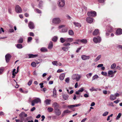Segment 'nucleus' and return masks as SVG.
<instances>
[{"instance_id": "nucleus-1", "label": "nucleus", "mask_w": 122, "mask_h": 122, "mask_svg": "<svg viewBox=\"0 0 122 122\" xmlns=\"http://www.w3.org/2000/svg\"><path fill=\"white\" fill-rule=\"evenodd\" d=\"M41 101L40 98H36L31 101V105L32 106H34L36 103H41Z\"/></svg>"}, {"instance_id": "nucleus-2", "label": "nucleus", "mask_w": 122, "mask_h": 122, "mask_svg": "<svg viewBox=\"0 0 122 122\" xmlns=\"http://www.w3.org/2000/svg\"><path fill=\"white\" fill-rule=\"evenodd\" d=\"M61 22V20L59 17L54 18L52 19V23L55 24H59Z\"/></svg>"}, {"instance_id": "nucleus-3", "label": "nucleus", "mask_w": 122, "mask_h": 122, "mask_svg": "<svg viewBox=\"0 0 122 122\" xmlns=\"http://www.w3.org/2000/svg\"><path fill=\"white\" fill-rule=\"evenodd\" d=\"M52 106L54 107V109L56 111H58V113L59 114H61L60 111L58 109V105L56 102H54V103L52 104Z\"/></svg>"}, {"instance_id": "nucleus-4", "label": "nucleus", "mask_w": 122, "mask_h": 122, "mask_svg": "<svg viewBox=\"0 0 122 122\" xmlns=\"http://www.w3.org/2000/svg\"><path fill=\"white\" fill-rule=\"evenodd\" d=\"M65 4L64 0H59L58 5L59 7H64Z\"/></svg>"}, {"instance_id": "nucleus-5", "label": "nucleus", "mask_w": 122, "mask_h": 122, "mask_svg": "<svg viewBox=\"0 0 122 122\" xmlns=\"http://www.w3.org/2000/svg\"><path fill=\"white\" fill-rule=\"evenodd\" d=\"M81 77V76L78 74L73 75L72 76V78L73 80H76V81H78Z\"/></svg>"}, {"instance_id": "nucleus-6", "label": "nucleus", "mask_w": 122, "mask_h": 122, "mask_svg": "<svg viewBox=\"0 0 122 122\" xmlns=\"http://www.w3.org/2000/svg\"><path fill=\"white\" fill-rule=\"evenodd\" d=\"M87 15L88 16L94 17L96 16L97 13L94 11H91L88 12L87 13Z\"/></svg>"}, {"instance_id": "nucleus-7", "label": "nucleus", "mask_w": 122, "mask_h": 122, "mask_svg": "<svg viewBox=\"0 0 122 122\" xmlns=\"http://www.w3.org/2000/svg\"><path fill=\"white\" fill-rule=\"evenodd\" d=\"M93 41L96 43H100L101 41V38L99 36L94 37L93 39Z\"/></svg>"}, {"instance_id": "nucleus-8", "label": "nucleus", "mask_w": 122, "mask_h": 122, "mask_svg": "<svg viewBox=\"0 0 122 122\" xmlns=\"http://www.w3.org/2000/svg\"><path fill=\"white\" fill-rule=\"evenodd\" d=\"M15 12L18 13H21L22 11L21 8L18 5H16L15 6Z\"/></svg>"}, {"instance_id": "nucleus-9", "label": "nucleus", "mask_w": 122, "mask_h": 122, "mask_svg": "<svg viewBox=\"0 0 122 122\" xmlns=\"http://www.w3.org/2000/svg\"><path fill=\"white\" fill-rule=\"evenodd\" d=\"M82 59L83 60H85L89 59L90 58V56H87L86 55H83L81 56V57Z\"/></svg>"}, {"instance_id": "nucleus-10", "label": "nucleus", "mask_w": 122, "mask_h": 122, "mask_svg": "<svg viewBox=\"0 0 122 122\" xmlns=\"http://www.w3.org/2000/svg\"><path fill=\"white\" fill-rule=\"evenodd\" d=\"M28 26L29 28L31 29H34L35 27L34 23L31 21L29 22L28 24Z\"/></svg>"}, {"instance_id": "nucleus-11", "label": "nucleus", "mask_w": 122, "mask_h": 122, "mask_svg": "<svg viewBox=\"0 0 122 122\" xmlns=\"http://www.w3.org/2000/svg\"><path fill=\"white\" fill-rule=\"evenodd\" d=\"M11 58V56L10 54H8L5 56V58L6 61L7 62H9L10 59Z\"/></svg>"}, {"instance_id": "nucleus-12", "label": "nucleus", "mask_w": 122, "mask_h": 122, "mask_svg": "<svg viewBox=\"0 0 122 122\" xmlns=\"http://www.w3.org/2000/svg\"><path fill=\"white\" fill-rule=\"evenodd\" d=\"M81 105V104H77L68 105L67 106V107L69 108H71L74 107L79 106Z\"/></svg>"}, {"instance_id": "nucleus-13", "label": "nucleus", "mask_w": 122, "mask_h": 122, "mask_svg": "<svg viewBox=\"0 0 122 122\" xmlns=\"http://www.w3.org/2000/svg\"><path fill=\"white\" fill-rule=\"evenodd\" d=\"M116 35H118L122 34V30L120 28L118 29L116 31Z\"/></svg>"}, {"instance_id": "nucleus-14", "label": "nucleus", "mask_w": 122, "mask_h": 122, "mask_svg": "<svg viewBox=\"0 0 122 122\" xmlns=\"http://www.w3.org/2000/svg\"><path fill=\"white\" fill-rule=\"evenodd\" d=\"M100 34L99 30L98 29H95L93 33V35L94 36H96Z\"/></svg>"}, {"instance_id": "nucleus-15", "label": "nucleus", "mask_w": 122, "mask_h": 122, "mask_svg": "<svg viewBox=\"0 0 122 122\" xmlns=\"http://www.w3.org/2000/svg\"><path fill=\"white\" fill-rule=\"evenodd\" d=\"M93 19L90 17H88L86 18V21L88 23H92L93 21Z\"/></svg>"}, {"instance_id": "nucleus-16", "label": "nucleus", "mask_w": 122, "mask_h": 122, "mask_svg": "<svg viewBox=\"0 0 122 122\" xmlns=\"http://www.w3.org/2000/svg\"><path fill=\"white\" fill-rule=\"evenodd\" d=\"M65 76L64 73H62L59 76V79L61 80H62L64 79Z\"/></svg>"}, {"instance_id": "nucleus-17", "label": "nucleus", "mask_w": 122, "mask_h": 122, "mask_svg": "<svg viewBox=\"0 0 122 122\" xmlns=\"http://www.w3.org/2000/svg\"><path fill=\"white\" fill-rule=\"evenodd\" d=\"M29 58H34L38 56L37 55H33V54H29L28 55Z\"/></svg>"}, {"instance_id": "nucleus-18", "label": "nucleus", "mask_w": 122, "mask_h": 122, "mask_svg": "<svg viewBox=\"0 0 122 122\" xmlns=\"http://www.w3.org/2000/svg\"><path fill=\"white\" fill-rule=\"evenodd\" d=\"M52 96L55 97H56L57 96V94L56 93V90L55 88H54L53 89V95Z\"/></svg>"}, {"instance_id": "nucleus-19", "label": "nucleus", "mask_w": 122, "mask_h": 122, "mask_svg": "<svg viewBox=\"0 0 122 122\" xmlns=\"http://www.w3.org/2000/svg\"><path fill=\"white\" fill-rule=\"evenodd\" d=\"M116 96L114 95L111 94L110 95V99L111 100H114L116 99Z\"/></svg>"}, {"instance_id": "nucleus-20", "label": "nucleus", "mask_w": 122, "mask_h": 122, "mask_svg": "<svg viewBox=\"0 0 122 122\" xmlns=\"http://www.w3.org/2000/svg\"><path fill=\"white\" fill-rule=\"evenodd\" d=\"M73 40V39L72 38H66V41L67 42H72Z\"/></svg>"}, {"instance_id": "nucleus-21", "label": "nucleus", "mask_w": 122, "mask_h": 122, "mask_svg": "<svg viewBox=\"0 0 122 122\" xmlns=\"http://www.w3.org/2000/svg\"><path fill=\"white\" fill-rule=\"evenodd\" d=\"M51 101V100L50 99H47L44 101V103L47 105H49L50 104Z\"/></svg>"}, {"instance_id": "nucleus-22", "label": "nucleus", "mask_w": 122, "mask_h": 122, "mask_svg": "<svg viewBox=\"0 0 122 122\" xmlns=\"http://www.w3.org/2000/svg\"><path fill=\"white\" fill-rule=\"evenodd\" d=\"M53 46V43H52V42H50L49 43L48 45V48L49 49H51L52 48Z\"/></svg>"}, {"instance_id": "nucleus-23", "label": "nucleus", "mask_w": 122, "mask_h": 122, "mask_svg": "<svg viewBox=\"0 0 122 122\" xmlns=\"http://www.w3.org/2000/svg\"><path fill=\"white\" fill-rule=\"evenodd\" d=\"M116 72V71H109L108 72V76L110 75H112L114 73H115Z\"/></svg>"}, {"instance_id": "nucleus-24", "label": "nucleus", "mask_w": 122, "mask_h": 122, "mask_svg": "<svg viewBox=\"0 0 122 122\" xmlns=\"http://www.w3.org/2000/svg\"><path fill=\"white\" fill-rule=\"evenodd\" d=\"M41 52H46L48 51L47 50L46 48L43 47L41 49Z\"/></svg>"}, {"instance_id": "nucleus-25", "label": "nucleus", "mask_w": 122, "mask_h": 122, "mask_svg": "<svg viewBox=\"0 0 122 122\" xmlns=\"http://www.w3.org/2000/svg\"><path fill=\"white\" fill-rule=\"evenodd\" d=\"M73 23L76 26L80 27L81 26V25L80 24L77 22H74Z\"/></svg>"}, {"instance_id": "nucleus-26", "label": "nucleus", "mask_w": 122, "mask_h": 122, "mask_svg": "<svg viewBox=\"0 0 122 122\" xmlns=\"http://www.w3.org/2000/svg\"><path fill=\"white\" fill-rule=\"evenodd\" d=\"M68 34L70 36H72L74 35V33L72 30H70L68 31Z\"/></svg>"}, {"instance_id": "nucleus-27", "label": "nucleus", "mask_w": 122, "mask_h": 122, "mask_svg": "<svg viewBox=\"0 0 122 122\" xmlns=\"http://www.w3.org/2000/svg\"><path fill=\"white\" fill-rule=\"evenodd\" d=\"M69 47H64L62 48V49L64 51H66L68 50Z\"/></svg>"}, {"instance_id": "nucleus-28", "label": "nucleus", "mask_w": 122, "mask_h": 122, "mask_svg": "<svg viewBox=\"0 0 122 122\" xmlns=\"http://www.w3.org/2000/svg\"><path fill=\"white\" fill-rule=\"evenodd\" d=\"M80 42L83 44H86L87 43V41L86 39L81 40Z\"/></svg>"}, {"instance_id": "nucleus-29", "label": "nucleus", "mask_w": 122, "mask_h": 122, "mask_svg": "<svg viewBox=\"0 0 122 122\" xmlns=\"http://www.w3.org/2000/svg\"><path fill=\"white\" fill-rule=\"evenodd\" d=\"M66 38L61 37L60 38V41L61 42L63 43L65 41H66Z\"/></svg>"}, {"instance_id": "nucleus-30", "label": "nucleus", "mask_w": 122, "mask_h": 122, "mask_svg": "<svg viewBox=\"0 0 122 122\" xmlns=\"http://www.w3.org/2000/svg\"><path fill=\"white\" fill-rule=\"evenodd\" d=\"M101 55H98L94 60V61L95 62H97V61L100 59L101 57Z\"/></svg>"}, {"instance_id": "nucleus-31", "label": "nucleus", "mask_w": 122, "mask_h": 122, "mask_svg": "<svg viewBox=\"0 0 122 122\" xmlns=\"http://www.w3.org/2000/svg\"><path fill=\"white\" fill-rule=\"evenodd\" d=\"M19 116L21 120H23L24 119V117L27 116V115H19Z\"/></svg>"}, {"instance_id": "nucleus-32", "label": "nucleus", "mask_w": 122, "mask_h": 122, "mask_svg": "<svg viewBox=\"0 0 122 122\" xmlns=\"http://www.w3.org/2000/svg\"><path fill=\"white\" fill-rule=\"evenodd\" d=\"M98 89L97 88L95 89L93 87H92L89 90L91 92H92L94 91H96Z\"/></svg>"}, {"instance_id": "nucleus-33", "label": "nucleus", "mask_w": 122, "mask_h": 122, "mask_svg": "<svg viewBox=\"0 0 122 122\" xmlns=\"http://www.w3.org/2000/svg\"><path fill=\"white\" fill-rule=\"evenodd\" d=\"M16 46L19 49H21L22 47V46L20 44H18L16 45Z\"/></svg>"}, {"instance_id": "nucleus-34", "label": "nucleus", "mask_w": 122, "mask_h": 122, "mask_svg": "<svg viewBox=\"0 0 122 122\" xmlns=\"http://www.w3.org/2000/svg\"><path fill=\"white\" fill-rule=\"evenodd\" d=\"M99 77V76L97 75H95L93 76L92 77V80L93 81L96 79H97Z\"/></svg>"}, {"instance_id": "nucleus-35", "label": "nucleus", "mask_w": 122, "mask_h": 122, "mask_svg": "<svg viewBox=\"0 0 122 122\" xmlns=\"http://www.w3.org/2000/svg\"><path fill=\"white\" fill-rule=\"evenodd\" d=\"M92 74V73H88L86 75V76L88 79H89L91 77Z\"/></svg>"}, {"instance_id": "nucleus-36", "label": "nucleus", "mask_w": 122, "mask_h": 122, "mask_svg": "<svg viewBox=\"0 0 122 122\" xmlns=\"http://www.w3.org/2000/svg\"><path fill=\"white\" fill-rule=\"evenodd\" d=\"M107 31L111 32L112 31V27L111 26H110L109 27L107 28Z\"/></svg>"}, {"instance_id": "nucleus-37", "label": "nucleus", "mask_w": 122, "mask_h": 122, "mask_svg": "<svg viewBox=\"0 0 122 122\" xmlns=\"http://www.w3.org/2000/svg\"><path fill=\"white\" fill-rule=\"evenodd\" d=\"M68 97V96L67 94H64L63 96V99L65 100H67Z\"/></svg>"}, {"instance_id": "nucleus-38", "label": "nucleus", "mask_w": 122, "mask_h": 122, "mask_svg": "<svg viewBox=\"0 0 122 122\" xmlns=\"http://www.w3.org/2000/svg\"><path fill=\"white\" fill-rule=\"evenodd\" d=\"M116 66V65L115 63H114L111 66V69H113L115 68Z\"/></svg>"}, {"instance_id": "nucleus-39", "label": "nucleus", "mask_w": 122, "mask_h": 122, "mask_svg": "<svg viewBox=\"0 0 122 122\" xmlns=\"http://www.w3.org/2000/svg\"><path fill=\"white\" fill-rule=\"evenodd\" d=\"M57 39L58 38L57 36H55L52 38V40L56 42L57 41Z\"/></svg>"}, {"instance_id": "nucleus-40", "label": "nucleus", "mask_w": 122, "mask_h": 122, "mask_svg": "<svg viewBox=\"0 0 122 122\" xmlns=\"http://www.w3.org/2000/svg\"><path fill=\"white\" fill-rule=\"evenodd\" d=\"M67 28H63L61 32L63 33L66 32L67 31Z\"/></svg>"}, {"instance_id": "nucleus-41", "label": "nucleus", "mask_w": 122, "mask_h": 122, "mask_svg": "<svg viewBox=\"0 0 122 122\" xmlns=\"http://www.w3.org/2000/svg\"><path fill=\"white\" fill-rule=\"evenodd\" d=\"M4 68L3 67H1L0 68V74H1L4 71Z\"/></svg>"}, {"instance_id": "nucleus-42", "label": "nucleus", "mask_w": 122, "mask_h": 122, "mask_svg": "<svg viewBox=\"0 0 122 122\" xmlns=\"http://www.w3.org/2000/svg\"><path fill=\"white\" fill-rule=\"evenodd\" d=\"M52 63L54 65H56V66H57L58 63L57 61H53V62H52Z\"/></svg>"}, {"instance_id": "nucleus-43", "label": "nucleus", "mask_w": 122, "mask_h": 122, "mask_svg": "<svg viewBox=\"0 0 122 122\" xmlns=\"http://www.w3.org/2000/svg\"><path fill=\"white\" fill-rule=\"evenodd\" d=\"M43 4V2L42 1H40L39 2V6L40 8L41 7Z\"/></svg>"}, {"instance_id": "nucleus-44", "label": "nucleus", "mask_w": 122, "mask_h": 122, "mask_svg": "<svg viewBox=\"0 0 122 122\" xmlns=\"http://www.w3.org/2000/svg\"><path fill=\"white\" fill-rule=\"evenodd\" d=\"M31 65L32 66L34 67H35L36 66V63L34 62H32L31 64Z\"/></svg>"}, {"instance_id": "nucleus-45", "label": "nucleus", "mask_w": 122, "mask_h": 122, "mask_svg": "<svg viewBox=\"0 0 122 122\" xmlns=\"http://www.w3.org/2000/svg\"><path fill=\"white\" fill-rule=\"evenodd\" d=\"M70 111L68 110H66L64 111L63 113L64 114L66 113H69Z\"/></svg>"}, {"instance_id": "nucleus-46", "label": "nucleus", "mask_w": 122, "mask_h": 122, "mask_svg": "<svg viewBox=\"0 0 122 122\" xmlns=\"http://www.w3.org/2000/svg\"><path fill=\"white\" fill-rule=\"evenodd\" d=\"M23 41V39L22 38H20L19 39L18 41V42L19 43H22Z\"/></svg>"}, {"instance_id": "nucleus-47", "label": "nucleus", "mask_w": 122, "mask_h": 122, "mask_svg": "<svg viewBox=\"0 0 122 122\" xmlns=\"http://www.w3.org/2000/svg\"><path fill=\"white\" fill-rule=\"evenodd\" d=\"M47 110L49 112H51L53 111V109L51 107H49L47 109Z\"/></svg>"}, {"instance_id": "nucleus-48", "label": "nucleus", "mask_w": 122, "mask_h": 122, "mask_svg": "<svg viewBox=\"0 0 122 122\" xmlns=\"http://www.w3.org/2000/svg\"><path fill=\"white\" fill-rule=\"evenodd\" d=\"M35 11L36 12L39 13H41V11L38 9H36L35 10Z\"/></svg>"}, {"instance_id": "nucleus-49", "label": "nucleus", "mask_w": 122, "mask_h": 122, "mask_svg": "<svg viewBox=\"0 0 122 122\" xmlns=\"http://www.w3.org/2000/svg\"><path fill=\"white\" fill-rule=\"evenodd\" d=\"M32 39V37H28V39L27 42H30Z\"/></svg>"}, {"instance_id": "nucleus-50", "label": "nucleus", "mask_w": 122, "mask_h": 122, "mask_svg": "<svg viewBox=\"0 0 122 122\" xmlns=\"http://www.w3.org/2000/svg\"><path fill=\"white\" fill-rule=\"evenodd\" d=\"M32 81L31 80H30L28 83V86H30L32 82Z\"/></svg>"}, {"instance_id": "nucleus-51", "label": "nucleus", "mask_w": 122, "mask_h": 122, "mask_svg": "<svg viewBox=\"0 0 122 122\" xmlns=\"http://www.w3.org/2000/svg\"><path fill=\"white\" fill-rule=\"evenodd\" d=\"M71 45L70 43H69L67 42L66 43H65L63 45L64 46H70Z\"/></svg>"}, {"instance_id": "nucleus-52", "label": "nucleus", "mask_w": 122, "mask_h": 122, "mask_svg": "<svg viewBox=\"0 0 122 122\" xmlns=\"http://www.w3.org/2000/svg\"><path fill=\"white\" fill-rule=\"evenodd\" d=\"M65 26L66 25H60L59 26L58 28L59 29H60L62 28L63 27H65Z\"/></svg>"}, {"instance_id": "nucleus-53", "label": "nucleus", "mask_w": 122, "mask_h": 122, "mask_svg": "<svg viewBox=\"0 0 122 122\" xmlns=\"http://www.w3.org/2000/svg\"><path fill=\"white\" fill-rule=\"evenodd\" d=\"M101 74L102 75L104 76H106L107 75V72H104L103 71H102L101 72Z\"/></svg>"}, {"instance_id": "nucleus-54", "label": "nucleus", "mask_w": 122, "mask_h": 122, "mask_svg": "<svg viewBox=\"0 0 122 122\" xmlns=\"http://www.w3.org/2000/svg\"><path fill=\"white\" fill-rule=\"evenodd\" d=\"M80 92H82L84 91V89L83 88H80L78 90Z\"/></svg>"}, {"instance_id": "nucleus-55", "label": "nucleus", "mask_w": 122, "mask_h": 122, "mask_svg": "<svg viewBox=\"0 0 122 122\" xmlns=\"http://www.w3.org/2000/svg\"><path fill=\"white\" fill-rule=\"evenodd\" d=\"M69 81L70 79L69 78H66L65 80V81L67 83H68L69 82Z\"/></svg>"}, {"instance_id": "nucleus-56", "label": "nucleus", "mask_w": 122, "mask_h": 122, "mask_svg": "<svg viewBox=\"0 0 122 122\" xmlns=\"http://www.w3.org/2000/svg\"><path fill=\"white\" fill-rule=\"evenodd\" d=\"M63 71L61 69H59L57 71V72L58 73H60Z\"/></svg>"}, {"instance_id": "nucleus-57", "label": "nucleus", "mask_w": 122, "mask_h": 122, "mask_svg": "<svg viewBox=\"0 0 122 122\" xmlns=\"http://www.w3.org/2000/svg\"><path fill=\"white\" fill-rule=\"evenodd\" d=\"M81 47H79V48H78V49H77V50H76V52L77 53H78L79 52L80 50L81 49Z\"/></svg>"}, {"instance_id": "nucleus-58", "label": "nucleus", "mask_w": 122, "mask_h": 122, "mask_svg": "<svg viewBox=\"0 0 122 122\" xmlns=\"http://www.w3.org/2000/svg\"><path fill=\"white\" fill-rule=\"evenodd\" d=\"M103 66V64H99L97 66V67H102Z\"/></svg>"}, {"instance_id": "nucleus-59", "label": "nucleus", "mask_w": 122, "mask_h": 122, "mask_svg": "<svg viewBox=\"0 0 122 122\" xmlns=\"http://www.w3.org/2000/svg\"><path fill=\"white\" fill-rule=\"evenodd\" d=\"M109 115V116H108L107 119V121H108L109 120H110V117H112V115Z\"/></svg>"}, {"instance_id": "nucleus-60", "label": "nucleus", "mask_w": 122, "mask_h": 122, "mask_svg": "<svg viewBox=\"0 0 122 122\" xmlns=\"http://www.w3.org/2000/svg\"><path fill=\"white\" fill-rule=\"evenodd\" d=\"M121 115H118L116 118V119L118 120L120 117Z\"/></svg>"}, {"instance_id": "nucleus-61", "label": "nucleus", "mask_w": 122, "mask_h": 122, "mask_svg": "<svg viewBox=\"0 0 122 122\" xmlns=\"http://www.w3.org/2000/svg\"><path fill=\"white\" fill-rule=\"evenodd\" d=\"M105 0H98V1L100 3L104 2Z\"/></svg>"}, {"instance_id": "nucleus-62", "label": "nucleus", "mask_w": 122, "mask_h": 122, "mask_svg": "<svg viewBox=\"0 0 122 122\" xmlns=\"http://www.w3.org/2000/svg\"><path fill=\"white\" fill-rule=\"evenodd\" d=\"M43 83H41L39 84V85L41 86L40 87L41 88H42L43 87Z\"/></svg>"}, {"instance_id": "nucleus-63", "label": "nucleus", "mask_w": 122, "mask_h": 122, "mask_svg": "<svg viewBox=\"0 0 122 122\" xmlns=\"http://www.w3.org/2000/svg\"><path fill=\"white\" fill-rule=\"evenodd\" d=\"M114 95L115 96H116V97H119V96H120V95L119 93H115L114 94Z\"/></svg>"}, {"instance_id": "nucleus-64", "label": "nucleus", "mask_w": 122, "mask_h": 122, "mask_svg": "<svg viewBox=\"0 0 122 122\" xmlns=\"http://www.w3.org/2000/svg\"><path fill=\"white\" fill-rule=\"evenodd\" d=\"M84 97H89V95L88 94H85L84 95Z\"/></svg>"}]
</instances>
